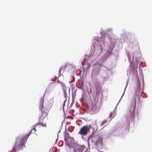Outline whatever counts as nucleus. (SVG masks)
<instances>
[{
  "instance_id": "obj_1",
  "label": "nucleus",
  "mask_w": 152,
  "mask_h": 152,
  "mask_svg": "<svg viewBox=\"0 0 152 152\" xmlns=\"http://www.w3.org/2000/svg\"><path fill=\"white\" fill-rule=\"evenodd\" d=\"M44 96L43 95L42 97L41 98L40 101L39 105V108L42 113V115L39 118L38 122L36 124L33 126V129L35 132L36 131V127L38 125H41L43 127H46V124H43L41 123L43 122L45 118L48 115V113L45 111V110L43 109V102H44Z\"/></svg>"
},
{
  "instance_id": "obj_2",
  "label": "nucleus",
  "mask_w": 152,
  "mask_h": 152,
  "mask_svg": "<svg viewBox=\"0 0 152 152\" xmlns=\"http://www.w3.org/2000/svg\"><path fill=\"white\" fill-rule=\"evenodd\" d=\"M32 129H31L30 132L27 134L24 137V138H22L20 140L17 138L15 142L14 147L13 148L12 152H16V151H18L21 149L25 146V143L26 141V139H27L31 133Z\"/></svg>"
},
{
  "instance_id": "obj_3",
  "label": "nucleus",
  "mask_w": 152,
  "mask_h": 152,
  "mask_svg": "<svg viewBox=\"0 0 152 152\" xmlns=\"http://www.w3.org/2000/svg\"><path fill=\"white\" fill-rule=\"evenodd\" d=\"M136 108V101H134L128 110L127 111L128 118H130L131 120L134 119L135 118Z\"/></svg>"
},
{
  "instance_id": "obj_4",
  "label": "nucleus",
  "mask_w": 152,
  "mask_h": 152,
  "mask_svg": "<svg viewBox=\"0 0 152 152\" xmlns=\"http://www.w3.org/2000/svg\"><path fill=\"white\" fill-rule=\"evenodd\" d=\"M91 128V125L83 126L80 129V131L78 132V134L82 135H86L88 132H90Z\"/></svg>"
},
{
  "instance_id": "obj_5",
  "label": "nucleus",
  "mask_w": 152,
  "mask_h": 152,
  "mask_svg": "<svg viewBox=\"0 0 152 152\" xmlns=\"http://www.w3.org/2000/svg\"><path fill=\"white\" fill-rule=\"evenodd\" d=\"M94 84L96 88V96L98 97L100 93L102 87L99 82L97 80L95 81Z\"/></svg>"
},
{
  "instance_id": "obj_6",
  "label": "nucleus",
  "mask_w": 152,
  "mask_h": 152,
  "mask_svg": "<svg viewBox=\"0 0 152 152\" xmlns=\"http://www.w3.org/2000/svg\"><path fill=\"white\" fill-rule=\"evenodd\" d=\"M99 110L96 104H92L91 106L90 111L94 113H96Z\"/></svg>"
},
{
  "instance_id": "obj_7",
  "label": "nucleus",
  "mask_w": 152,
  "mask_h": 152,
  "mask_svg": "<svg viewBox=\"0 0 152 152\" xmlns=\"http://www.w3.org/2000/svg\"><path fill=\"white\" fill-rule=\"evenodd\" d=\"M75 148L73 150V152H82L83 148L81 146L77 144L75 145Z\"/></svg>"
},
{
  "instance_id": "obj_8",
  "label": "nucleus",
  "mask_w": 152,
  "mask_h": 152,
  "mask_svg": "<svg viewBox=\"0 0 152 152\" xmlns=\"http://www.w3.org/2000/svg\"><path fill=\"white\" fill-rule=\"evenodd\" d=\"M99 42L101 51H102V47L104 46V40L102 38H101L100 39V40L99 41Z\"/></svg>"
},
{
  "instance_id": "obj_9",
  "label": "nucleus",
  "mask_w": 152,
  "mask_h": 152,
  "mask_svg": "<svg viewBox=\"0 0 152 152\" xmlns=\"http://www.w3.org/2000/svg\"><path fill=\"white\" fill-rule=\"evenodd\" d=\"M58 81L61 84V86L63 87L64 90V96L65 97L67 95V94L66 92V88L65 86L64 85V84L61 83L60 82H59L58 80Z\"/></svg>"
},
{
  "instance_id": "obj_10",
  "label": "nucleus",
  "mask_w": 152,
  "mask_h": 152,
  "mask_svg": "<svg viewBox=\"0 0 152 152\" xmlns=\"http://www.w3.org/2000/svg\"><path fill=\"white\" fill-rule=\"evenodd\" d=\"M102 141L101 140L97 139L95 142V145L98 146L99 145H102Z\"/></svg>"
},
{
  "instance_id": "obj_11",
  "label": "nucleus",
  "mask_w": 152,
  "mask_h": 152,
  "mask_svg": "<svg viewBox=\"0 0 152 152\" xmlns=\"http://www.w3.org/2000/svg\"><path fill=\"white\" fill-rule=\"evenodd\" d=\"M67 65L66 64L64 66H62L59 69V72H58V77H60L61 76V70H63V71H64L65 69L66 68V67Z\"/></svg>"
},
{
  "instance_id": "obj_12",
  "label": "nucleus",
  "mask_w": 152,
  "mask_h": 152,
  "mask_svg": "<svg viewBox=\"0 0 152 152\" xmlns=\"http://www.w3.org/2000/svg\"><path fill=\"white\" fill-rule=\"evenodd\" d=\"M69 135L68 133L66 132L65 134V137H64V141L65 142H66L67 141V140H68L69 138Z\"/></svg>"
},
{
  "instance_id": "obj_13",
  "label": "nucleus",
  "mask_w": 152,
  "mask_h": 152,
  "mask_svg": "<svg viewBox=\"0 0 152 152\" xmlns=\"http://www.w3.org/2000/svg\"><path fill=\"white\" fill-rule=\"evenodd\" d=\"M66 145L69 147H70V144L68 142V140H67V141L65 142Z\"/></svg>"
},
{
  "instance_id": "obj_14",
  "label": "nucleus",
  "mask_w": 152,
  "mask_h": 152,
  "mask_svg": "<svg viewBox=\"0 0 152 152\" xmlns=\"http://www.w3.org/2000/svg\"><path fill=\"white\" fill-rule=\"evenodd\" d=\"M107 120H104L102 123L101 125H104L107 122Z\"/></svg>"
},
{
  "instance_id": "obj_15",
  "label": "nucleus",
  "mask_w": 152,
  "mask_h": 152,
  "mask_svg": "<svg viewBox=\"0 0 152 152\" xmlns=\"http://www.w3.org/2000/svg\"><path fill=\"white\" fill-rule=\"evenodd\" d=\"M127 85H128V83H127H127H126V87L127 86ZM125 89H126V88H125ZM125 90H124V93H123V95H122V97L123 96V95H124V92H125Z\"/></svg>"
},
{
  "instance_id": "obj_16",
  "label": "nucleus",
  "mask_w": 152,
  "mask_h": 152,
  "mask_svg": "<svg viewBox=\"0 0 152 152\" xmlns=\"http://www.w3.org/2000/svg\"><path fill=\"white\" fill-rule=\"evenodd\" d=\"M84 152H89L88 150L87 149Z\"/></svg>"
},
{
  "instance_id": "obj_17",
  "label": "nucleus",
  "mask_w": 152,
  "mask_h": 152,
  "mask_svg": "<svg viewBox=\"0 0 152 152\" xmlns=\"http://www.w3.org/2000/svg\"><path fill=\"white\" fill-rule=\"evenodd\" d=\"M65 101H64V104H63V107H64V106L65 105Z\"/></svg>"
}]
</instances>
